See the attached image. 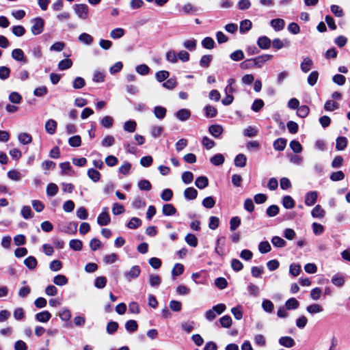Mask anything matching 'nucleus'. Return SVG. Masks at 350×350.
Listing matches in <instances>:
<instances>
[{
  "label": "nucleus",
  "instance_id": "obj_1",
  "mask_svg": "<svg viewBox=\"0 0 350 350\" xmlns=\"http://www.w3.org/2000/svg\"><path fill=\"white\" fill-rule=\"evenodd\" d=\"M32 23L31 31L33 35H38L43 31L44 22L42 18H36L33 19Z\"/></svg>",
  "mask_w": 350,
  "mask_h": 350
},
{
  "label": "nucleus",
  "instance_id": "obj_2",
  "mask_svg": "<svg viewBox=\"0 0 350 350\" xmlns=\"http://www.w3.org/2000/svg\"><path fill=\"white\" fill-rule=\"evenodd\" d=\"M273 57L272 55L264 54L252 59L254 66L256 68H262V66Z\"/></svg>",
  "mask_w": 350,
  "mask_h": 350
},
{
  "label": "nucleus",
  "instance_id": "obj_3",
  "mask_svg": "<svg viewBox=\"0 0 350 350\" xmlns=\"http://www.w3.org/2000/svg\"><path fill=\"white\" fill-rule=\"evenodd\" d=\"M76 14L81 19H86L88 16V7L85 4H77L74 8Z\"/></svg>",
  "mask_w": 350,
  "mask_h": 350
},
{
  "label": "nucleus",
  "instance_id": "obj_4",
  "mask_svg": "<svg viewBox=\"0 0 350 350\" xmlns=\"http://www.w3.org/2000/svg\"><path fill=\"white\" fill-rule=\"evenodd\" d=\"M107 208H104L103 211L97 217V223L100 226H107L111 221L110 216L107 212Z\"/></svg>",
  "mask_w": 350,
  "mask_h": 350
},
{
  "label": "nucleus",
  "instance_id": "obj_5",
  "mask_svg": "<svg viewBox=\"0 0 350 350\" xmlns=\"http://www.w3.org/2000/svg\"><path fill=\"white\" fill-rule=\"evenodd\" d=\"M141 270L139 266L132 267L128 271L124 273V275L129 281L132 279L137 278L140 274Z\"/></svg>",
  "mask_w": 350,
  "mask_h": 350
},
{
  "label": "nucleus",
  "instance_id": "obj_6",
  "mask_svg": "<svg viewBox=\"0 0 350 350\" xmlns=\"http://www.w3.org/2000/svg\"><path fill=\"white\" fill-rule=\"evenodd\" d=\"M317 197L318 193L317 191L308 192L306 194L305 204L308 206L314 205L317 202Z\"/></svg>",
  "mask_w": 350,
  "mask_h": 350
},
{
  "label": "nucleus",
  "instance_id": "obj_7",
  "mask_svg": "<svg viewBox=\"0 0 350 350\" xmlns=\"http://www.w3.org/2000/svg\"><path fill=\"white\" fill-rule=\"evenodd\" d=\"M175 116L180 121H186L191 116V112L187 109H181L175 113Z\"/></svg>",
  "mask_w": 350,
  "mask_h": 350
},
{
  "label": "nucleus",
  "instance_id": "obj_8",
  "mask_svg": "<svg viewBox=\"0 0 350 350\" xmlns=\"http://www.w3.org/2000/svg\"><path fill=\"white\" fill-rule=\"evenodd\" d=\"M45 130L49 135H53L57 129V122L53 119L47 120L44 126Z\"/></svg>",
  "mask_w": 350,
  "mask_h": 350
},
{
  "label": "nucleus",
  "instance_id": "obj_9",
  "mask_svg": "<svg viewBox=\"0 0 350 350\" xmlns=\"http://www.w3.org/2000/svg\"><path fill=\"white\" fill-rule=\"evenodd\" d=\"M36 319L40 323H46L51 318V314L49 311L38 312L35 316Z\"/></svg>",
  "mask_w": 350,
  "mask_h": 350
},
{
  "label": "nucleus",
  "instance_id": "obj_10",
  "mask_svg": "<svg viewBox=\"0 0 350 350\" xmlns=\"http://www.w3.org/2000/svg\"><path fill=\"white\" fill-rule=\"evenodd\" d=\"M270 25L275 31H278L282 30L284 28L285 22L282 18H275L271 21Z\"/></svg>",
  "mask_w": 350,
  "mask_h": 350
},
{
  "label": "nucleus",
  "instance_id": "obj_11",
  "mask_svg": "<svg viewBox=\"0 0 350 350\" xmlns=\"http://www.w3.org/2000/svg\"><path fill=\"white\" fill-rule=\"evenodd\" d=\"M312 65V59L309 57H305L300 64V68L302 72L306 73L310 70Z\"/></svg>",
  "mask_w": 350,
  "mask_h": 350
},
{
  "label": "nucleus",
  "instance_id": "obj_12",
  "mask_svg": "<svg viewBox=\"0 0 350 350\" xmlns=\"http://www.w3.org/2000/svg\"><path fill=\"white\" fill-rule=\"evenodd\" d=\"M332 283L338 287H342L345 283V278L341 274H335L332 278Z\"/></svg>",
  "mask_w": 350,
  "mask_h": 350
},
{
  "label": "nucleus",
  "instance_id": "obj_13",
  "mask_svg": "<svg viewBox=\"0 0 350 350\" xmlns=\"http://www.w3.org/2000/svg\"><path fill=\"white\" fill-rule=\"evenodd\" d=\"M198 196V191L193 187H187L184 191V197L189 200H194Z\"/></svg>",
  "mask_w": 350,
  "mask_h": 350
},
{
  "label": "nucleus",
  "instance_id": "obj_14",
  "mask_svg": "<svg viewBox=\"0 0 350 350\" xmlns=\"http://www.w3.org/2000/svg\"><path fill=\"white\" fill-rule=\"evenodd\" d=\"M257 44L260 49H267L271 46V40L267 36H262L258 38Z\"/></svg>",
  "mask_w": 350,
  "mask_h": 350
},
{
  "label": "nucleus",
  "instance_id": "obj_15",
  "mask_svg": "<svg viewBox=\"0 0 350 350\" xmlns=\"http://www.w3.org/2000/svg\"><path fill=\"white\" fill-rule=\"evenodd\" d=\"M166 112V109L161 106H156L153 110L154 115L159 120H162L165 117Z\"/></svg>",
  "mask_w": 350,
  "mask_h": 350
},
{
  "label": "nucleus",
  "instance_id": "obj_16",
  "mask_svg": "<svg viewBox=\"0 0 350 350\" xmlns=\"http://www.w3.org/2000/svg\"><path fill=\"white\" fill-rule=\"evenodd\" d=\"M12 57L16 61L26 62L24 53L20 49H16L12 51Z\"/></svg>",
  "mask_w": 350,
  "mask_h": 350
},
{
  "label": "nucleus",
  "instance_id": "obj_17",
  "mask_svg": "<svg viewBox=\"0 0 350 350\" xmlns=\"http://www.w3.org/2000/svg\"><path fill=\"white\" fill-rule=\"evenodd\" d=\"M19 142L23 145L29 144L32 142L31 136L27 133H21L18 135Z\"/></svg>",
  "mask_w": 350,
  "mask_h": 350
},
{
  "label": "nucleus",
  "instance_id": "obj_18",
  "mask_svg": "<svg viewBox=\"0 0 350 350\" xmlns=\"http://www.w3.org/2000/svg\"><path fill=\"white\" fill-rule=\"evenodd\" d=\"M279 343L285 347L290 348L295 345L294 340L290 336H283L279 339Z\"/></svg>",
  "mask_w": 350,
  "mask_h": 350
},
{
  "label": "nucleus",
  "instance_id": "obj_19",
  "mask_svg": "<svg viewBox=\"0 0 350 350\" xmlns=\"http://www.w3.org/2000/svg\"><path fill=\"white\" fill-rule=\"evenodd\" d=\"M195 185L198 188L202 189L208 186V180L206 176H199L196 178Z\"/></svg>",
  "mask_w": 350,
  "mask_h": 350
},
{
  "label": "nucleus",
  "instance_id": "obj_20",
  "mask_svg": "<svg viewBox=\"0 0 350 350\" xmlns=\"http://www.w3.org/2000/svg\"><path fill=\"white\" fill-rule=\"evenodd\" d=\"M102 126L106 129H110L113 124V118L109 116H105L100 120Z\"/></svg>",
  "mask_w": 350,
  "mask_h": 350
},
{
  "label": "nucleus",
  "instance_id": "obj_21",
  "mask_svg": "<svg viewBox=\"0 0 350 350\" xmlns=\"http://www.w3.org/2000/svg\"><path fill=\"white\" fill-rule=\"evenodd\" d=\"M78 39H79V42H81V43H83L86 45H90L94 40L93 37L87 33H81L79 36Z\"/></svg>",
  "mask_w": 350,
  "mask_h": 350
},
{
  "label": "nucleus",
  "instance_id": "obj_22",
  "mask_svg": "<svg viewBox=\"0 0 350 350\" xmlns=\"http://www.w3.org/2000/svg\"><path fill=\"white\" fill-rule=\"evenodd\" d=\"M124 33L123 28L118 27L110 31V37L113 40L119 39L124 36Z\"/></svg>",
  "mask_w": 350,
  "mask_h": 350
},
{
  "label": "nucleus",
  "instance_id": "obj_23",
  "mask_svg": "<svg viewBox=\"0 0 350 350\" xmlns=\"http://www.w3.org/2000/svg\"><path fill=\"white\" fill-rule=\"evenodd\" d=\"M208 131L214 137H219L223 132V128L218 124L212 125L209 127Z\"/></svg>",
  "mask_w": 350,
  "mask_h": 350
},
{
  "label": "nucleus",
  "instance_id": "obj_24",
  "mask_svg": "<svg viewBox=\"0 0 350 350\" xmlns=\"http://www.w3.org/2000/svg\"><path fill=\"white\" fill-rule=\"evenodd\" d=\"M323 307L318 304L310 305L306 308V311L311 314L320 313L323 312Z\"/></svg>",
  "mask_w": 350,
  "mask_h": 350
},
{
  "label": "nucleus",
  "instance_id": "obj_25",
  "mask_svg": "<svg viewBox=\"0 0 350 350\" xmlns=\"http://www.w3.org/2000/svg\"><path fill=\"white\" fill-rule=\"evenodd\" d=\"M137 127V123L134 120H128L124 123L123 129L129 133H133Z\"/></svg>",
  "mask_w": 350,
  "mask_h": 350
},
{
  "label": "nucleus",
  "instance_id": "obj_26",
  "mask_svg": "<svg viewBox=\"0 0 350 350\" xmlns=\"http://www.w3.org/2000/svg\"><path fill=\"white\" fill-rule=\"evenodd\" d=\"M175 207L171 204H165L163 205L162 212L166 216L173 215L176 213Z\"/></svg>",
  "mask_w": 350,
  "mask_h": 350
},
{
  "label": "nucleus",
  "instance_id": "obj_27",
  "mask_svg": "<svg viewBox=\"0 0 350 350\" xmlns=\"http://www.w3.org/2000/svg\"><path fill=\"white\" fill-rule=\"evenodd\" d=\"M8 177L12 180L20 181L22 179L23 175L19 171L12 170L8 172Z\"/></svg>",
  "mask_w": 350,
  "mask_h": 350
},
{
  "label": "nucleus",
  "instance_id": "obj_28",
  "mask_svg": "<svg viewBox=\"0 0 350 350\" xmlns=\"http://www.w3.org/2000/svg\"><path fill=\"white\" fill-rule=\"evenodd\" d=\"M252 26V22L248 20L245 19L241 22L240 23V27L239 30L241 33H245V32L248 31Z\"/></svg>",
  "mask_w": 350,
  "mask_h": 350
},
{
  "label": "nucleus",
  "instance_id": "obj_29",
  "mask_svg": "<svg viewBox=\"0 0 350 350\" xmlns=\"http://www.w3.org/2000/svg\"><path fill=\"white\" fill-rule=\"evenodd\" d=\"M105 73L103 71L95 70L93 73L92 80L96 83H103L105 81Z\"/></svg>",
  "mask_w": 350,
  "mask_h": 350
},
{
  "label": "nucleus",
  "instance_id": "obj_30",
  "mask_svg": "<svg viewBox=\"0 0 350 350\" xmlns=\"http://www.w3.org/2000/svg\"><path fill=\"white\" fill-rule=\"evenodd\" d=\"M88 177L94 182H98L100 178V174L98 171L94 168H90L88 170Z\"/></svg>",
  "mask_w": 350,
  "mask_h": 350
},
{
  "label": "nucleus",
  "instance_id": "obj_31",
  "mask_svg": "<svg viewBox=\"0 0 350 350\" xmlns=\"http://www.w3.org/2000/svg\"><path fill=\"white\" fill-rule=\"evenodd\" d=\"M347 145V139L345 137H338L336 139V148L338 150H343Z\"/></svg>",
  "mask_w": 350,
  "mask_h": 350
},
{
  "label": "nucleus",
  "instance_id": "obj_32",
  "mask_svg": "<svg viewBox=\"0 0 350 350\" xmlns=\"http://www.w3.org/2000/svg\"><path fill=\"white\" fill-rule=\"evenodd\" d=\"M286 146V140L283 138H278L273 143V148L276 150L282 151Z\"/></svg>",
  "mask_w": 350,
  "mask_h": 350
},
{
  "label": "nucleus",
  "instance_id": "obj_33",
  "mask_svg": "<svg viewBox=\"0 0 350 350\" xmlns=\"http://www.w3.org/2000/svg\"><path fill=\"white\" fill-rule=\"evenodd\" d=\"M68 282V278L64 275H57L53 278V283L57 286H64Z\"/></svg>",
  "mask_w": 350,
  "mask_h": 350
},
{
  "label": "nucleus",
  "instance_id": "obj_34",
  "mask_svg": "<svg viewBox=\"0 0 350 350\" xmlns=\"http://www.w3.org/2000/svg\"><path fill=\"white\" fill-rule=\"evenodd\" d=\"M247 158L243 154H239L234 159V164L237 167H243L246 164Z\"/></svg>",
  "mask_w": 350,
  "mask_h": 350
},
{
  "label": "nucleus",
  "instance_id": "obj_35",
  "mask_svg": "<svg viewBox=\"0 0 350 350\" xmlns=\"http://www.w3.org/2000/svg\"><path fill=\"white\" fill-rule=\"evenodd\" d=\"M311 215L313 217L322 218L325 215V211L320 205H317L312 211Z\"/></svg>",
  "mask_w": 350,
  "mask_h": 350
},
{
  "label": "nucleus",
  "instance_id": "obj_36",
  "mask_svg": "<svg viewBox=\"0 0 350 350\" xmlns=\"http://www.w3.org/2000/svg\"><path fill=\"white\" fill-rule=\"evenodd\" d=\"M24 264L29 269H33L37 266V260L33 256H29L24 260Z\"/></svg>",
  "mask_w": 350,
  "mask_h": 350
},
{
  "label": "nucleus",
  "instance_id": "obj_37",
  "mask_svg": "<svg viewBox=\"0 0 350 350\" xmlns=\"http://www.w3.org/2000/svg\"><path fill=\"white\" fill-rule=\"evenodd\" d=\"M299 306V303L295 298H291L285 303V307L287 310L297 309Z\"/></svg>",
  "mask_w": 350,
  "mask_h": 350
},
{
  "label": "nucleus",
  "instance_id": "obj_38",
  "mask_svg": "<svg viewBox=\"0 0 350 350\" xmlns=\"http://www.w3.org/2000/svg\"><path fill=\"white\" fill-rule=\"evenodd\" d=\"M185 240L186 243L191 247H196L198 245V239L193 234H187L185 236Z\"/></svg>",
  "mask_w": 350,
  "mask_h": 350
},
{
  "label": "nucleus",
  "instance_id": "obj_39",
  "mask_svg": "<svg viewBox=\"0 0 350 350\" xmlns=\"http://www.w3.org/2000/svg\"><path fill=\"white\" fill-rule=\"evenodd\" d=\"M138 325L136 321L129 320L125 323V329L129 332H134L137 329Z\"/></svg>",
  "mask_w": 350,
  "mask_h": 350
},
{
  "label": "nucleus",
  "instance_id": "obj_40",
  "mask_svg": "<svg viewBox=\"0 0 350 350\" xmlns=\"http://www.w3.org/2000/svg\"><path fill=\"white\" fill-rule=\"evenodd\" d=\"M58 192V187L55 183H49L46 187V194L48 196H54Z\"/></svg>",
  "mask_w": 350,
  "mask_h": 350
},
{
  "label": "nucleus",
  "instance_id": "obj_41",
  "mask_svg": "<svg viewBox=\"0 0 350 350\" xmlns=\"http://www.w3.org/2000/svg\"><path fill=\"white\" fill-rule=\"evenodd\" d=\"M72 65V62L70 59H64L58 64V68L60 70H64L70 68Z\"/></svg>",
  "mask_w": 350,
  "mask_h": 350
},
{
  "label": "nucleus",
  "instance_id": "obj_42",
  "mask_svg": "<svg viewBox=\"0 0 350 350\" xmlns=\"http://www.w3.org/2000/svg\"><path fill=\"white\" fill-rule=\"evenodd\" d=\"M161 282L159 275L154 274L149 275V283L152 287H158Z\"/></svg>",
  "mask_w": 350,
  "mask_h": 350
},
{
  "label": "nucleus",
  "instance_id": "obj_43",
  "mask_svg": "<svg viewBox=\"0 0 350 350\" xmlns=\"http://www.w3.org/2000/svg\"><path fill=\"white\" fill-rule=\"evenodd\" d=\"M202 45L204 48L207 49H212L215 46V41L211 37H206L202 41Z\"/></svg>",
  "mask_w": 350,
  "mask_h": 350
},
{
  "label": "nucleus",
  "instance_id": "obj_44",
  "mask_svg": "<svg viewBox=\"0 0 350 350\" xmlns=\"http://www.w3.org/2000/svg\"><path fill=\"white\" fill-rule=\"evenodd\" d=\"M224 157L221 154H217L211 158L210 161L214 165H220L224 162Z\"/></svg>",
  "mask_w": 350,
  "mask_h": 350
},
{
  "label": "nucleus",
  "instance_id": "obj_45",
  "mask_svg": "<svg viewBox=\"0 0 350 350\" xmlns=\"http://www.w3.org/2000/svg\"><path fill=\"white\" fill-rule=\"evenodd\" d=\"M271 245L268 241H262L258 245V250L261 254H266L271 251Z\"/></svg>",
  "mask_w": 350,
  "mask_h": 350
},
{
  "label": "nucleus",
  "instance_id": "obj_46",
  "mask_svg": "<svg viewBox=\"0 0 350 350\" xmlns=\"http://www.w3.org/2000/svg\"><path fill=\"white\" fill-rule=\"evenodd\" d=\"M262 308L264 311L270 313L273 310L274 305L270 300L264 299L262 302Z\"/></svg>",
  "mask_w": 350,
  "mask_h": 350
},
{
  "label": "nucleus",
  "instance_id": "obj_47",
  "mask_svg": "<svg viewBox=\"0 0 350 350\" xmlns=\"http://www.w3.org/2000/svg\"><path fill=\"white\" fill-rule=\"evenodd\" d=\"M115 139L112 135H108L105 136L101 142L103 147H110L114 144Z\"/></svg>",
  "mask_w": 350,
  "mask_h": 350
},
{
  "label": "nucleus",
  "instance_id": "obj_48",
  "mask_svg": "<svg viewBox=\"0 0 350 350\" xmlns=\"http://www.w3.org/2000/svg\"><path fill=\"white\" fill-rule=\"evenodd\" d=\"M184 271V266L180 263H176L172 270V274L174 277L181 275Z\"/></svg>",
  "mask_w": 350,
  "mask_h": 350
},
{
  "label": "nucleus",
  "instance_id": "obj_49",
  "mask_svg": "<svg viewBox=\"0 0 350 350\" xmlns=\"http://www.w3.org/2000/svg\"><path fill=\"white\" fill-rule=\"evenodd\" d=\"M241 224V219L236 216L233 217L230 220V229L231 231H234Z\"/></svg>",
  "mask_w": 350,
  "mask_h": 350
},
{
  "label": "nucleus",
  "instance_id": "obj_50",
  "mask_svg": "<svg viewBox=\"0 0 350 350\" xmlns=\"http://www.w3.org/2000/svg\"><path fill=\"white\" fill-rule=\"evenodd\" d=\"M331 12L336 17H342L344 16V12L342 9L337 5H332L330 7Z\"/></svg>",
  "mask_w": 350,
  "mask_h": 350
},
{
  "label": "nucleus",
  "instance_id": "obj_51",
  "mask_svg": "<svg viewBox=\"0 0 350 350\" xmlns=\"http://www.w3.org/2000/svg\"><path fill=\"white\" fill-rule=\"evenodd\" d=\"M68 144L72 147H79L81 144V139L79 135H75L68 139Z\"/></svg>",
  "mask_w": 350,
  "mask_h": 350
},
{
  "label": "nucleus",
  "instance_id": "obj_52",
  "mask_svg": "<svg viewBox=\"0 0 350 350\" xmlns=\"http://www.w3.org/2000/svg\"><path fill=\"white\" fill-rule=\"evenodd\" d=\"M59 317L62 321H68L71 318V312L67 308H62L59 312Z\"/></svg>",
  "mask_w": 350,
  "mask_h": 350
},
{
  "label": "nucleus",
  "instance_id": "obj_53",
  "mask_svg": "<svg viewBox=\"0 0 350 350\" xmlns=\"http://www.w3.org/2000/svg\"><path fill=\"white\" fill-rule=\"evenodd\" d=\"M9 100L14 104H19L22 100V96L16 92H12L9 95Z\"/></svg>",
  "mask_w": 350,
  "mask_h": 350
},
{
  "label": "nucleus",
  "instance_id": "obj_54",
  "mask_svg": "<svg viewBox=\"0 0 350 350\" xmlns=\"http://www.w3.org/2000/svg\"><path fill=\"white\" fill-rule=\"evenodd\" d=\"M319 79V73L317 71H312L308 77V83L310 85H314Z\"/></svg>",
  "mask_w": 350,
  "mask_h": 350
},
{
  "label": "nucleus",
  "instance_id": "obj_55",
  "mask_svg": "<svg viewBox=\"0 0 350 350\" xmlns=\"http://www.w3.org/2000/svg\"><path fill=\"white\" fill-rule=\"evenodd\" d=\"M70 247L75 251H79L82 249L83 243L79 239H72L69 242Z\"/></svg>",
  "mask_w": 350,
  "mask_h": 350
},
{
  "label": "nucleus",
  "instance_id": "obj_56",
  "mask_svg": "<svg viewBox=\"0 0 350 350\" xmlns=\"http://www.w3.org/2000/svg\"><path fill=\"white\" fill-rule=\"evenodd\" d=\"M282 203H283V206L286 208H292L295 206V202H294L293 199L289 196H286L284 197Z\"/></svg>",
  "mask_w": 350,
  "mask_h": 350
},
{
  "label": "nucleus",
  "instance_id": "obj_57",
  "mask_svg": "<svg viewBox=\"0 0 350 350\" xmlns=\"http://www.w3.org/2000/svg\"><path fill=\"white\" fill-rule=\"evenodd\" d=\"M272 244L278 247H283L286 245V241L280 237L275 236L271 239Z\"/></svg>",
  "mask_w": 350,
  "mask_h": 350
},
{
  "label": "nucleus",
  "instance_id": "obj_58",
  "mask_svg": "<svg viewBox=\"0 0 350 350\" xmlns=\"http://www.w3.org/2000/svg\"><path fill=\"white\" fill-rule=\"evenodd\" d=\"M257 133H258V129L255 126H248L243 131L244 135L247 136L248 137H254L257 135Z\"/></svg>",
  "mask_w": 350,
  "mask_h": 350
},
{
  "label": "nucleus",
  "instance_id": "obj_59",
  "mask_svg": "<svg viewBox=\"0 0 350 350\" xmlns=\"http://www.w3.org/2000/svg\"><path fill=\"white\" fill-rule=\"evenodd\" d=\"M107 283V278L104 276L97 277L94 281V285L98 288H103Z\"/></svg>",
  "mask_w": 350,
  "mask_h": 350
},
{
  "label": "nucleus",
  "instance_id": "obj_60",
  "mask_svg": "<svg viewBox=\"0 0 350 350\" xmlns=\"http://www.w3.org/2000/svg\"><path fill=\"white\" fill-rule=\"evenodd\" d=\"M290 147L292 149V150L295 153H300L303 149L301 144L296 140H293L291 142Z\"/></svg>",
  "mask_w": 350,
  "mask_h": 350
},
{
  "label": "nucleus",
  "instance_id": "obj_61",
  "mask_svg": "<svg viewBox=\"0 0 350 350\" xmlns=\"http://www.w3.org/2000/svg\"><path fill=\"white\" fill-rule=\"evenodd\" d=\"M142 224V221L137 217H132L127 224V227L131 229H135Z\"/></svg>",
  "mask_w": 350,
  "mask_h": 350
},
{
  "label": "nucleus",
  "instance_id": "obj_62",
  "mask_svg": "<svg viewBox=\"0 0 350 350\" xmlns=\"http://www.w3.org/2000/svg\"><path fill=\"white\" fill-rule=\"evenodd\" d=\"M170 73L166 70H161L156 73L155 77L159 82H162L169 77Z\"/></svg>",
  "mask_w": 350,
  "mask_h": 350
},
{
  "label": "nucleus",
  "instance_id": "obj_63",
  "mask_svg": "<svg viewBox=\"0 0 350 350\" xmlns=\"http://www.w3.org/2000/svg\"><path fill=\"white\" fill-rule=\"evenodd\" d=\"M181 178L184 183L188 185L193 181V175L191 172H185L183 173Z\"/></svg>",
  "mask_w": 350,
  "mask_h": 350
},
{
  "label": "nucleus",
  "instance_id": "obj_64",
  "mask_svg": "<svg viewBox=\"0 0 350 350\" xmlns=\"http://www.w3.org/2000/svg\"><path fill=\"white\" fill-rule=\"evenodd\" d=\"M197 42L195 39L187 40L184 41L183 46L189 51H193L196 47Z\"/></svg>",
  "mask_w": 350,
  "mask_h": 350
}]
</instances>
